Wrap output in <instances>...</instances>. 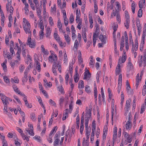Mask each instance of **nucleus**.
<instances>
[{"instance_id": "obj_1", "label": "nucleus", "mask_w": 146, "mask_h": 146, "mask_svg": "<svg viewBox=\"0 0 146 146\" xmlns=\"http://www.w3.org/2000/svg\"><path fill=\"white\" fill-rule=\"evenodd\" d=\"M50 52L51 54L48 57V60L51 63H56L58 59L57 56L53 51H50Z\"/></svg>"}, {"instance_id": "obj_2", "label": "nucleus", "mask_w": 146, "mask_h": 146, "mask_svg": "<svg viewBox=\"0 0 146 146\" xmlns=\"http://www.w3.org/2000/svg\"><path fill=\"white\" fill-rule=\"evenodd\" d=\"M27 44L29 45L31 48H34L36 46V42L35 40H32L31 37L29 36L28 37Z\"/></svg>"}, {"instance_id": "obj_3", "label": "nucleus", "mask_w": 146, "mask_h": 146, "mask_svg": "<svg viewBox=\"0 0 146 146\" xmlns=\"http://www.w3.org/2000/svg\"><path fill=\"white\" fill-rule=\"evenodd\" d=\"M58 68V69L60 73L61 72V69L60 64H53L52 67V70L55 75H57V73L56 69Z\"/></svg>"}, {"instance_id": "obj_4", "label": "nucleus", "mask_w": 146, "mask_h": 146, "mask_svg": "<svg viewBox=\"0 0 146 146\" xmlns=\"http://www.w3.org/2000/svg\"><path fill=\"white\" fill-rule=\"evenodd\" d=\"M144 72V69H143L141 71V74L140 76V77H139V74H138L136 76V83L135 84V86H136V88H137L138 86L139 85V83H140L141 79L142 78V76L143 75V73Z\"/></svg>"}, {"instance_id": "obj_5", "label": "nucleus", "mask_w": 146, "mask_h": 146, "mask_svg": "<svg viewBox=\"0 0 146 146\" xmlns=\"http://www.w3.org/2000/svg\"><path fill=\"white\" fill-rule=\"evenodd\" d=\"M86 114L85 117V123L88 124V121L89 119L91 117V110L90 109H88L86 111Z\"/></svg>"}, {"instance_id": "obj_6", "label": "nucleus", "mask_w": 146, "mask_h": 146, "mask_svg": "<svg viewBox=\"0 0 146 146\" xmlns=\"http://www.w3.org/2000/svg\"><path fill=\"white\" fill-rule=\"evenodd\" d=\"M119 77L118 80L117 92L119 94L120 91L122 83V75L121 74H119Z\"/></svg>"}, {"instance_id": "obj_7", "label": "nucleus", "mask_w": 146, "mask_h": 146, "mask_svg": "<svg viewBox=\"0 0 146 146\" xmlns=\"http://www.w3.org/2000/svg\"><path fill=\"white\" fill-rule=\"evenodd\" d=\"M131 102V100H127L126 101L125 105V115L127 116V113H128L129 111V108L130 106V104Z\"/></svg>"}, {"instance_id": "obj_8", "label": "nucleus", "mask_w": 146, "mask_h": 146, "mask_svg": "<svg viewBox=\"0 0 146 146\" xmlns=\"http://www.w3.org/2000/svg\"><path fill=\"white\" fill-rule=\"evenodd\" d=\"M132 46L131 51L132 53H133L134 51H136L138 49V44L137 38H136L135 39V44H132Z\"/></svg>"}, {"instance_id": "obj_9", "label": "nucleus", "mask_w": 146, "mask_h": 146, "mask_svg": "<svg viewBox=\"0 0 146 146\" xmlns=\"http://www.w3.org/2000/svg\"><path fill=\"white\" fill-rule=\"evenodd\" d=\"M91 77V74L89 70H87L85 72L84 75V79H85L87 81Z\"/></svg>"}, {"instance_id": "obj_10", "label": "nucleus", "mask_w": 146, "mask_h": 146, "mask_svg": "<svg viewBox=\"0 0 146 146\" xmlns=\"http://www.w3.org/2000/svg\"><path fill=\"white\" fill-rule=\"evenodd\" d=\"M57 129V126H56L53 127L50 133L49 134L50 135V140L49 141V142L50 143H52V135L53 133H54L56 132V131Z\"/></svg>"}, {"instance_id": "obj_11", "label": "nucleus", "mask_w": 146, "mask_h": 146, "mask_svg": "<svg viewBox=\"0 0 146 146\" xmlns=\"http://www.w3.org/2000/svg\"><path fill=\"white\" fill-rule=\"evenodd\" d=\"M124 54L122 55L121 58H120L119 61V64L124 63L126 60V56L125 54V52H123Z\"/></svg>"}, {"instance_id": "obj_12", "label": "nucleus", "mask_w": 146, "mask_h": 146, "mask_svg": "<svg viewBox=\"0 0 146 146\" xmlns=\"http://www.w3.org/2000/svg\"><path fill=\"white\" fill-rule=\"evenodd\" d=\"M122 67V64H118L116 67L115 74L117 75L119 74L121 71V68Z\"/></svg>"}, {"instance_id": "obj_13", "label": "nucleus", "mask_w": 146, "mask_h": 146, "mask_svg": "<svg viewBox=\"0 0 146 146\" xmlns=\"http://www.w3.org/2000/svg\"><path fill=\"white\" fill-rule=\"evenodd\" d=\"M35 63L36 64H40L41 63L42 59L41 57H38L36 54L34 55Z\"/></svg>"}, {"instance_id": "obj_14", "label": "nucleus", "mask_w": 146, "mask_h": 146, "mask_svg": "<svg viewBox=\"0 0 146 146\" xmlns=\"http://www.w3.org/2000/svg\"><path fill=\"white\" fill-rule=\"evenodd\" d=\"M41 5L39 7H36V9L37 15L39 17L40 19H42V17L41 16V10L42 9Z\"/></svg>"}, {"instance_id": "obj_15", "label": "nucleus", "mask_w": 146, "mask_h": 146, "mask_svg": "<svg viewBox=\"0 0 146 146\" xmlns=\"http://www.w3.org/2000/svg\"><path fill=\"white\" fill-rule=\"evenodd\" d=\"M2 102L4 105V111H6L7 112V99H5V98L4 99H2Z\"/></svg>"}, {"instance_id": "obj_16", "label": "nucleus", "mask_w": 146, "mask_h": 146, "mask_svg": "<svg viewBox=\"0 0 146 146\" xmlns=\"http://www.w3.org/2000/svg\"><path fill=\"white\" fill-rule=\"evenodd\" d=\"M86 123H87L86 122ZM88 124L87 123H85L86 129V135H90L91 132V128L88 127Z\"/></svg>"}, {"instance_id": "obj_17", "label": "nucleus", "mask_w": 146, "mask_h": 146, "mask_svg": "<svg viewBox=\"0 0 146 146\" xmlns=\"http://www.w3.org/2000/svg\"><path fill=\"white\" fill-rule=\"evenodd\" d=\"M23 27L26 34H30L31 33V31L30 30V27H27L26 24H23Z\"/></svg>"}, {"instance_id": "obj_18", "label": "nucleus", "mask_w": 146, "mask_h": 146, "mask_svg": "<svg viewBox=\"0 0 146 146\" xmlns=\"http://www.w3.org/2000/svg\"><path fill=\"white\" fill-rule=\"evenodd\" d=\"M28 72L27 69H26L24 73V76L22 78V81L24 84V82H27L28 80L27 78Z\"/></svg>"}, {"instance_id": "obj_19", "label": "nucleus", "mask_w": 146, "mask_h": 146, "mask_svg": "<svg viewBox=\"0 0 146 146\" xmlns=\"http://www.w3.org/2000/svg\"><path fill=\"white\" fill-rule=\"evenodd\" d=\"M118 27V25L117 24H116L115 23H114L113 24V38H115V37L116 36L115 35V32L117 30V28Z\"/></svg>"}, {"instance_id": "obj_20", "label": "nucleus", "mask_w": 146, "mask_h": 146, "mask_svg": "<svg viewBox=\"0 0 146 146\" xmlns=\"http://www.w3.org/2000/svg\"><path fill=\"white\" fill-rule=\"evenodd\" d=\"M124 46V37L123 36L122 37V39L121 40L120 43V50L122 51L123 49V47Z\"/></svg>"}, {"instance_id": "obj_21", "label": "nucleus", "mask_w": 146, "mask_h": 146, "mask_svg": "<svg viewBox=\"0 0 146 146\" xmlns=\"http://www.w3.org/2000/svg\"><path fill=\"white\" fill-rule=\"evenodd\" d=\"M89 23H90V27L92 29V28L93 27V20L92 18V17L91 15H90V14H89Z\"/></svg>"}, {"instance_id": "obj_22", "label": "nucleus", "mask_w": 146, "mask_h": 146, "mask_svg": "<svg viewBox=\"0 0 146 146\" xmlns=\"http://www.w3.org/2000/svg\"><path fill=\"white\" fill-rule=\"evenodd\" d=\"M106 37L105 35H101L99 37V39L104 43L105 44L106 42Z\"/></svg>"}, {"instance_id": "obj_23", "label": "nucleus", "mask_w": 146, "mask_h": 146, "mask_svg": "<svg viewBox=\"0 0 146 146\" xmlns=\"http://www.w3.org/2000/svg\"><path fill=\"white\" fill-rule=\"evenodd\" d=\"M64 37L65 39L68 44H70V38L69 36L68 35H66L65 34L64 35Z\"/></svg>"}, {"instance_id": "obj_24", "label": "nucleus", "mask_w": 146, "mask_h": 146, "mask_svg": "<svg viewBox=\"0 0 146 146\" xmlns=\"http://www.w3.org/2000/svg\"><path fill=\"white\" fill-rule=\"evenodd\" d=\"M50 11L52 13L54 14H55L56 12V5L55 4L54 5L53 7H51Z\"/></svg>"}, {"instance_id": "obj_25", "label": "nucleus", "mask_w": 146, "mask_h": 146, "mask_svg": "<svg viewBox=\"0 0 146 146\" xmlns=\"http://www.w3.org/2000/svg\"><path fill=\"white\" fill-rule=\"evenodd\" d=\"M83 143L82 145L83 146H88L89 145V143L88 141L89 140H85V139L84 137L83 138Z\"/></svg>"}, {"instance_id": "obj_26", "label": "nucleus", "mask_w": 146, "mask_h": 146, "mask_svg": "<svg viewBox=\"0 0 146 146\" xmlns=\"http://www.w3.org/2000/svg\"><path fill=\"white\" fill-rule=\"evenodd\" d=\"M40 19V22L38 23V27H40L41 29H44V27L43 24V21L42 19Z\"/></svg>"}, {"instance_id": "obj_27", "label": "nucleus", "mask_w": 146, "mask_h": 146, "mask_svg": "<svg viewBox=\"0 0 146 146\" xmlns=\"http://www.w3.org/2000/svg\"><path fill=\"white\" fill-rule=\"evenodd\" d=\"M133 64H128L127 66V71L129 72L131 70L133 69Z\"/></svg>"}, {"instance_id": "obj_28", "label": "nucleus", "mask_w": 146, "mask_h": 146, "mask_svg": "<svg viewBox=\"0 0 146 146\" xmlns=\"http://www.w3.org/2000/svg\"><path fill=\"white\" fill-rule=\"evenodd\" d=\"M130 22L129 19H126L125 23H124L125 26L127 29L129 27V24Z\"/></svg>"}, {"instance_id": "obj_29", "label": "nucleus", "mask_w": 146, "mask_h": 146, "mask_svg": "<svg viewBox=\"0 0 146 146\" xmlns=\"http://www.w3.org/2000/svg\"><path fill=\"white\" fill-rule=\"evenodd\" d=\"M126 127L127 129L129 130L131 127V123L129 121H128L126 123Z\"/></svg>"}, {"instance_id": "obj_30", "label": "nucleus", "mask_w": 146, "mask_h": 146, "mask_svg": "<svg viewBox=\"0 0 146 146\" xmlns=\"http://www.w3.org/2000/svg\"><path fill=\"white\" fill-rule=\"evenodd\" d=\"M51 33V30L50 28H47L45 34L46 36L47 37H48L50 35Z\"/></svg>"}, {"instance_id": "obj_31", "label": "nucleus", "mask_w": 146, "mask_h": 146, "mask_svg": "<svg viewBox=\"0 0 146 146\" xmlns=\"http://www.w3.org/2000/svg\"><path fill=\"white\" fill-rule=\"evenodd\" d=\"M116 7L115 9L116 11H119V8L120 7V6L119 2L118 1H116L115 3Z\"/></svg>"}, {"instance_id": "obj_32", "label": "nucleus", "mask_w": 146, "mask_h": 146, "mask_svg": "<svg viewBox=\"0 0 146 146\" xmlns=\"http://www.w3.org/2000/svg\"><path fill=\"white\" fill-rule=\"evenodd\" d=\"M84 87L83 81L82 80H80L79 82L78 88H83Z\"/></svg>"}, {"instance_id": "obj_33", "label": "nucleus", "mask_w": 146, "mask_h": 146, "mask_svg": "<svg viewBox=\"0 0 146 146\" xmlns=\"http://www.w3.org/2000/svg\"><path fill=\"white\" fill-rule=\"evenodd\" d=\"M146 107V102L142 105L140 113H142L145 111V108Z\"/></svg>"}, {"instance_id": "obj_34", "label": "nucleus", "mask_w": 146, "mask_h": 146, "mask_svg": "<svg viewBox=\"0 0 146 146\" xmlns=\"http://www.w3.org/2000/svg\"><path fill=\"white\" fill-rule=\"evenodd\" d=\"M135 3L134 2V1H133L131 4V9L132 10V12L133 13H135Z\"/></svg>"}, {"instance_id": "obj_35", "label": "nucleus", "mask_w": 146, "mask_h": 146, "mask_svg": "<svg viewBox=\"0 0 146 146\" xmlns=\"http://www.w3.org/2000/svg\"><path fill=\"white\" fill-rule=\"evenodd\" d=\"M30 117L33 121H35L36 120V118L34 113H31Z\"/></svg>"}, {"instance_id": "obj_36", "label": "nucleus", "mask_w": 146, "mask_h": 146, "mask_svg": "<svg viewBox=\"0 0 146 146\" xmlns=\"http://www.w3.org/2000/svg\"><path fill=\"white\" fill-rule=\"evenodd\" d=\"M64 98L62 97L60 98L59 101V104L60 106L61 107H62L63 105V102L64 101Z\"/></svg>"}, {"instance_id": "obj_37", "label": "nucleus", "mask_w": 146, "mask_h": 146, "mask_svg": "<svg viewBox=\"0 0 146 146\" xmlns=\"http://www.w3.org/2000/svg\"><path fill=\"white\" fill-rule=\"evenodd\" d=\"M59 140V138H56L55 139L54 143V146H58Z\"/></svg>"}, {"instance_id": "obj_38", "label": "nucleus", "mask_w": 146, "mask_h": 146, "mask_svg": "<svg viewBox=\"0 0 146 146\" xmlns=\"http://www.w3.org/2000/svg\"><path fill=\"white\" fill-rule=\"evenodd\" d=\"M13 88L14 90V91L16 93H18V91H19V90L18 88L17 87V86L15 85H13Z\"/></svg>"}, {"instance_id": "obj_39", "label": "nucleus", "mask_w": 146, "mask_h": 146, "mask_svg": "<svg viewBox=\"0 0 146 146\" xmlns=\"http://www.w3.org/2000/svg\"><path fill=\"white\" fill-rule=\"evenodd\" d=\"M70 20V23H72L74 20V17L73 14L72 13L71 14L70 17L69 18Z\"/></svg>"}, {"instance_id": "obj_40", "label": "nucleus", "mask_w": 146, "mask_h": 146, "mask_svg": "<svg viewBox=\"0 0 146 146\" xmlns=\"http://www.w3.org/2000/svg\"><path fill=\"white\" fill-rule=\"evenodd\" d=\"M4 56L5 57L6 56V57H7L8 59L9 60L11 59V56L9 54L7 53V54H5L6 52L5 51L3 52Z\"/></svg>"}, {"instance_id": "obj_41", "label": "nucleus", "mask_w": 146, "mask_h": 146, "mask_svg": "<svg viewBox=\"0 0 146 146\" xmlns=\"http://www.w3.org/2000/svg\"><path fill=\"white\" fill-rule=\"evenodd\" d=\"M54 38L57 42L60 40V37L58 36L57 33H54Z\"/></svg>"}, {"instance_id": "obj_42", "label": "nucleus", "mask_w": 146, "mask_h": 146, "mask_svg": "<svg viewBox=\"0 0 146 146\" xmlns=\"http://www.w3.org/2000/svg\"><path fill=\"white\" fill-rule=\"evenodd\" d=\"M49 23L50 25H51V26L53 25H54V23L53 22V19L52 17H49Z\"/></svg>"}, {"instance_id": "obj_43", "label": "nucleus", "mask_w": 146, "mask_h": 146, "mask_svg": "<svg viewBox=\"0 0 146 146\" xmlns=\"http://www.w3.org/2000/svg\"><path fill=\"white\" fill-rule=\"evenodd\" d=\"M101 93L102 95V96L103 98V101L104 102H105V100H104V90L103 89V88H101Z\"/></svg>"}, {"instance_id": "obj_44", "label": "nucleus", "mask_w": 146, "mask_h": 146, "mask_svg": "<svg viewBox=\"0 0 146 146\" xmlns=\"http://www.w3.org/2000/svg\"><path fill=\"white\" fill-rule=\"evenodd\" d=\"M80 125V131L81 134H82L84 129V123H81Z\"/></svg>"}, {"instance_id": "obj_45", "label": "nucleus", "mask_w": 146, "mask_h": 146, "mask_svg": "<svg viewBox=\"0 0 146 146\" xmlns=\"http://www.w3.org/2000/svg\"><path fill=\"white\" fill-rule=\"evenodd\" d=\"M142 9H140L138 11V16L139 17H141L142 15Z\"/></svg>"}, {"instance_id": "obj_46", "label": "nucleus", "mask_w": 146, "mask_h": 146, "mask_svg": "<svg viewBox=\"0 0 146 146\" xmlns=\"http://www.w3.org/2000/svg\"><path fill=\"white\" fill-rule=\"evenodd\" d=\"M78 76H79L78 74V75H77L76 74V76H74V82L75 83L77 82L78 81V80H79Z\"/></svg>"}, {"instance_id": "obj_47", "label": "nucleus", "mask_w": 146, "mask_h": 146, "mask_svg": "<svg viewBox=\"0 0 146 146\" xmlns=\"http://www.w3.org/2000/svg\"><path fill=\"white\" fill-rule=\"evenodd\" d=\"M64 23L66 26L68 23V19L67 18V17L64 18Z\"/></svg>"}, {"instance_id": "obj_48", "label": "nucleus", "mask_w": 146, "mask_h": 146, "mask_svg": "<svg viewBox=\"0 0 146 146\" xmlns=\"http://www.w3.org/2000/svg\"><path fill=\"white\" fill-rule=\"evenodd\" d=\"M79 44L78 43V42L77 40H76L75 41L74 46V47L77 49L78 46Z\"/></svg>"}, {"instance_id": "obj_49", "label": "nucleus", "mask_w": 146, "mask_h": 146, "mask_svg": "<svg viewBox=\"0 0 146 146\" xmlns=\"http://www.w3.org/2000/svg\"><path fill=\"white\" fill-rule=\"evenodd\" d=\"M126 138V141H127L128 143H130L132 141L131 137L128 136Z\"/></svg>"}, {"instance_id": "obj_50", "label": "nucleus", "mask_w": 146, "mask_h": 146, "mask_svg": "<svg viewBox=\"0 0 146 146\" xmlns=\"http://www.w3.org/2000/svg\"><path fill=\"white\" fill-rule=\"evenodd\" d=\"M58 91L59 92H60L61 93L64 94V92L63 90V89L62 86H61L60 87H58Z\"/></svg>"}, {"instance_id": "obj_51", "label": "nucleus", "mask_w": 146, "mask_h": 146, "mask_svg": "<svg viewBox=\"0 0 146 146\" xmlns=\"http://www.w3.org/2000/svg\"><path fill=\"white\" fill-rule=\"evenodd\" d=\"M125 14L126 19H129V16L127 11H125Z\"/></svg>"}, {"instance_id": "obj_52", "label": "nucleus", "mask_w": 146, "mask_h": 146, "mask_svg": "<svg viewBox=\"0 0 146 146\" xmlns=\"http://www.w3.org/2000/svg\"><path fill=\"white\" fill-rule=\"evenodd\" d=\"M57 26L58 28L62 27V24L61 23L60 20L59 19H58V21Z\"/></svg>"}, {"instance_id": "obj_53", "label": "nucleus", "mask_w": 146, "mask_h": 146, "mask_svg": "<svg viewBox=\"0 0 146 146\" xmlns=\"http://www.w3.org/2000/svg\"><path fill=\"white\" fill-rule=\"evenodd\" d=\"M3 79L4 81L7 83H9V79L8 78L7 76H4Z\"/></svg>"}, {"instance_id": "obj_54", "label": "nucleus", "mask_w": 146, "mask_h": 146, "mask_svg": "<svg viewBox=\"0 0 146 146\" xmlns=\"http://www.w3.org/2000/svg\"><path fill=\"white\" fill-rule=\"evenodd\" d=\"M76 17L77 18L80 17V10L78 11V9H77L76 11Z\"/></svg>"}, {"instance_id": "obj_55", "label": "nucleus", "mask_w": 146, "mask_h": 146, "mask_svg": "<svg viewBox=\"0 0 146 146\" xmlns=\"http://www.w3.org/2000/svg\"><path fill=\"white\" fill-rule=\"evenodd\" d=\"M44 29H41V30L39 32V36L41 38V37H42V38L43 36L44 35V33L43 31Z\"/></svg>"}, {"instance_id": "obj_56", "label": "nucleus", "mask_w": 146, "mask_h": 146, "mask_svg": "<svg viewBox=\"0 0 146 146\" xmlns=\"http://www.w3.org/2000/svg\"><path fill=\"white\" fill-rule=\"evenodd\" d=\"M1 21H4L5 17L4 16L3 12H2L1 13Z\"/></svg>"}, {"instance_id": "obj_57", "label": "nucleus", "mask_w": 146, "mask_h": 146, "mask_svg": "<svg viewBox=\"0 0 146 146\" xmlns=\"http://www.w3.org/2000/svg\"><path fill=\"white\" fill-rule=\"evenodd\" d=\"M94 122H95V121H93L92 123V130L93 129L94 131H95L96 126V124L94 123Z\"/></svg>"}, {"instance_id": "obj_58", "label": "nucleus", "mask_w": 146, "mask_h": 146, "mask_svg": "<svg viewBox=\"0 0 146 146\" xmlns=\"http://www.w3.org/2000/svg\"><path fill=\"white\" fill-rule=\"evenodd\" d=\"M25 69V67L23 65L21 64L19 70L21 72H22Z\"/></svg>"}, {"instance_id": "obj_59", "label": "nucleus", "mask_w": 146, "mask_h": 146, "mask_svg": "<svg viewBox=\"0 0 146 146\" xmlns=\"http://www.w3.org/2000/svg\"><path fill=\"white\" fill-rule=\"evenodd\" d=\"M2 142L3 145V146H4L5 145H7L8 144L7 142V141L5 139L2 140Z\"/></svg>"}, {"instance_id": "obj_60", "label": "nucleus", "mask_w": 146, "mask_h": 146, "mask_svg": "<svg viewBox=\"0 0 146 146\" xmlns=\"http://www.w3.org/2000/svg\"><path fill=\"white\" fill-rule=\"evenodd\" d=\"M29 3L30 4L31 7L33 10H35V7L34 4L32 3V1H31L30 3Z\"/></svg>"}, {"instance_id": "obj_61", "label": "nucleus", "mask_w": 146, "mask_h": 146, "mask_svg": "<svg viewBox=\"0 0 146 146\" xmlns=\"http://www.w3.org/2000/svg\"><path fill=\"white\" fill-rule=\"evenodd\" d=\"M89 88L90 87L88 86L87 85L85 86V91L87 93H89L90 92V90L89 89Z\"/></svg>"}, {"instance_id": "obj_62", "label": "nucleus", "mask_w": 146, "mask_h": 146, "mask_svg": "<svg viewBox=\"0 0 146 146\" xmlns=\"http://www.w3.org/2000/svg\"><path fill=\"white\" fill-rule=\"evenodd\" d=\"M36 67L38 71L39 72L41 70L40 64H36Z\"/></svg>"}, {"instance_id": "obj_63", "label": "nucleus", "mask_w": 146, "mask_h": 146, "mask_svg": "<svg viewBox=\"0 0 146 146\" xmlns=\"http://www.w3.org/2000/svg\"><path fill=\"white\" fill-rule=\"evenodd\" d=\"M116 18L117 20L118 23H120L121 22L120 17L119 14H117L116 15Z\"/></svg>"}, {"instance_id": "obj_64", "label": "nucleus", "mask_w": 146, "mask_h": 146, "mask_svg": "<svg viewBox=\"0 0 146 146\" xmlns=\"http://www.w3.org/2000/svg\"><path fill=\"white\" fill-rule=\"evenodd\" d=\"M82 21H80L78 23V25L77 26V28H78L79 30H80L81 29V27L82 26Z\"/></svg>"}]
</instances>
